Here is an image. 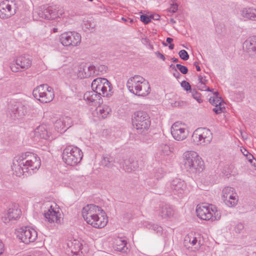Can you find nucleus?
I'll list each match as a JSON object with an SVG mask.
<instances>
[{
    "label": "nucleus",
    "instance_id": "nucleus-1",
    "mask_svg": "<svg viewBox=\"0 0 256 256\" xmlns=\"http://www.w3.org/2000/svg\"><path fill=\"white\" fill-rule=\"evenodd\" d=\"M41 161L36 154L26 152L16 157L12 166L14 173L18 176L35 173L40 168Z\"/></svg>",
    "mask_w": 256,
    "mask_h": 256
},
{
    "label": "nucleus",
    "instance_id": "nucleus-2",
    "mask_svg": "<svg viewBox=\"0 0 256 256\" xmlns=\"http://www.w3.org/2000/svg\"><path fill=\"white\" fill-rule=\"evenodd\" d=\"M102 212L100 207L90 204L83 208L82 216L88 224L94 228H100L105 226L108 222Z\"/></svg>",
    "mask_w": 256,
    "mask_h": 256
},
{
    "label": "nucleus",
    "instance_id": "nucleus-3",
    "mask_svg": "<svg viewBox=\"0 0 256 256\" xmlns=\"http://www.w3.org/2000/svg\"><path fill=\"white\" fill-rule=\"evenodd\" d=\"M126 86L131 93L138 96H146L151 90L149 82L138 75L128 78L126 82Z\"/></svg>",
    "mask_w": 256,
    "mask_h": 256
},
{
    "label": "nucleus",
    "instance_id": "nucleus-4",
    "mask_svg": "<svg viewBox=\"0 0 256 256\" xmlns=\"http://www.w3.org/2000/svg\"><path fill=\"white\" fill-rule=\"evenodd\" d=\"M183 163L186 170L191 174L202 172L204 162L198 154L193 150L186 151L183 154Z\"/></svg>",
    "mask_w": 256,
    "mask_h": 256
},
{
    "label": "nucleus",
    "instance_id": "nucleus-5",
    "mask_svg": "<svg viewBox=\"0 0 256 256\" xmlns=\"http://www.w3.org/2000/svg\"><path fill=\"white\" fill-rule=\"evenodd\" d=\"M60 7L57 6H48L43 5L36 8L34 9L32 12L33 19L36 20L46 19L48 20L55 19L62 15L59 12Z\"/></svg>",
    "mask_w": 256,
    "mask_h": 256
},
{
    "label": "nucleus",
    "instance_id": "nucleus-6",
    "mask_svg": "<svg viewBox=\"0 0 256 256\" xmlns=\"http://www.w3.org/2000/svg\"><path fill=\"white\" fill-rule=\"evenodd\" d=\"M9 108L14 118L20 119L28 115L34 110V106L30 102L26 100H14L10 102Z\"/></svg>",
    "mask_w": 256,
    "mask_h": 256
},
{
    "label": "nucleus",
    "instance_id": "nucleus-7",
    "mask_svg": "<svg viewBox=\"0 0 256 256\" xmlns=\"http://www.w3.org/2000/svg\"><path fill=\"white\" fill-rule=\"evenodd\" d=\"M134 127L138 134H144L149 129L151 124L148 114L144 111H138L132 118Z\"/></svg>",
    "mask_w": 256,
    "mask_h": 256
},
{
    "label": "nucleus",
    "instance_id": "nucleus-8",
    "mask_svg": "<svg viewBox=\"0 0 256 256\" xmlns=\"http://www.w3.org/2000/svg\"><path fill=\"white\" fill-rule=\"evenodd\" d=\"M83 156V153L80 149L76 146H69L63 150L62 160L68 165L76 166L80 162Z\"/></svg>",
    "mask_w": 256,
    "mask_h": 256
},
{
    "label": "nucleus",
    "instance_id": "nucleus-9",
    "mask_svg": "<svg viewBox=\"0 0 256 256\" xmlns=\"http://www.w3.org/2000/svg\"><path fill=\"white\" fill-rule=\"evenodd\" d=\"M197 216L202 220L212 221L218 220L220 218V212L213 205L202 204L197 206Z\"/></svg>",
    "mask_w": 256,
    "mask_h": 256
},
{
    "label": "nucleus",
    "instance_id": "nucleus-10",
    "mask_svg": "<svg viewBox=\"0 0 256 256\" xmlns=\"http://www.w3.org/2000/svg\"><path fill=\"white\" fill-rule=\"evenodd\" d=\"M22 6L20 0H6L0 4V18H8L14 15L16 11Z\"/></svg>",
    "mask_w": 256,
    "mask_h": 256
},
{
    "label": "nucleus",
    "instance_id": "nucleus-11",
    "mask_svg": "<svg viewBox=\"0 0 256 256\" xmlns=\"http://www.w3.org/2000/svg\"><path fill=\"white\" fill-rule=\"evenodd\" d=\"M92 90L97 91L100 96L109 97L112 94V87L108 80L105 78H98L92 82Z\"/></svg>",
    "mask_w": 256,
    "mask_h": 256
},
{
    "label": "nucleus",
    "instance_id": "nucleus-12",
    "mask_svg": "<svg viewBox=\"0 0 256 256\" xmlns=\"http://www.w3.org/2000/svg\"><path fill=\"white\" fill-rule=\"evenodd\" d=\"M34 98L42 103L51 102L54 98L53 88L47 84H40L32 92Z\"/></svg>",
    "mask_w": 256,
    "mask_h": 256
},
{
    "label": "nucleus",
    "instance_id": "nucleus-13",
    "mask_svg": "<svg viewBox=\"0 0 256 256\" xmlns=\"http://www.w3.org/2000/svg\"><path fill=\"white\" fill-rule=\"evenodd\" d=\"M46 205L48 210L44 213L45 221L51 226H55L56 224H60L62 220L60 208H56V204L47 202Z\"/></svg>",
    "mask_w": 256,
    "mask_h": 256
},
{
    "label": "nucleus",
    "instance_id": "nucleus-14",
    "mask_svg": "<svg viewBox=\"0 0 256 256\" xmlns=\"http://www.w3.org/2000/svg\"><path fill=\"white\" fill-rule=\"evenodd\" d=\"M167 186L173 194L180 198L188 194L190 190L186 182L180 178H176L170 182Z\"/></svg>",
    "mask_w": 256,
    "mask_h": 256
},
{
    "label": "nucleus",
    "instance_id": "nucleus-15",
    "mask_svg": "<svg viewBox=\"0 0 256 256\" xmlns=\"http://www.w3.org/2000/svg\"><path fill=\"white\" fill-rule=\"evenodd\" d=\"M192 140L197 145L205 146L212 142V134L208 128H198L192 135Z\"/></svg>",
    "mask_w": 256,
    "mask_h": 256
},
{
    "label": "nucleus",
    "instance_id": "nucleus-16",
    "mask_svg": "<svg viewBox=\"0 0 256 256\" xmlns=\"http://www.w3.org/2000/svg\"><path fill=\"white\" fill-rule=\"evenodd\" d=\"M17 236L22 242L28 244L34 242L38 238L37 232L30 226H25L19 229Z\"/></svg>",
    "mask_w": 256,
    "mask_h": 256
},
{
    "label": "nucleus",
    "instance_id": "nucleus-17",
    "mask_svg": "<svg viewBox=\"0 0 256 256\" xmlns=\"http://www.w3.org/2000/svg\"><path fill=\"white\" fill-rule=\"evenodd\" d=\"M60 40L64 46H78L81 42V36L75 32H68L60 35Z\"/></svg>",
    "mask_w": 256,
    "mask_h": 256
},
{
    "label": "nucleus",
    "instance_id": "nucleus-18",
    "mask_svg": "<svg viewBox=\"0 0 256 256\" xmlns=\"http://www.w3.org/2000/svg\"><path fill=\"white\" fill-rule=\"evenodd\" d=\"M222 200L229 208H234L238 204V198L234 188L227 186L222 191Z\"/></svg>",
    "mask_w": 256,
    "mask_h": 256
},
{
    "label": "nucleus",
    "instance_id": "nucleus-19",
    "mask_svg": "<svg viewBox=\"0 0 256 256\" xmlns=\"http://www.w3.org/2000/svg\"><path fill=\"white\" fill-rule=\"evenodd\" d=\"M170 132L173 138L178 141L182 140L188 136L186 126L179 121L175 122L172 126Z\"/></svg>",
    "mask_w": 256,
    "mask_h": 256
},
{
    "label": "nucleus",
    "instance_id": "nucleus-20",
    "mask_svg": "<svg viewBox=\"0 0 256 256\" xmlns=\"http://www.w3.org/2000/svg\"><path fill=\"white\" fill-rule=\"evenodd\" d=\"M72 120L68 116H62L54 123V128L58 132L62 133L71 126Z\"/></svg>",
    "mask_w": 256,
    "mask_h": 256
},
{
    "label": "nucleus",
    "instance_id": "nucleus-21",
    "mask_svg": "<svg viewBox=\"0 0 256 256\" xmlns=\"http://www.w3.org/2000/svg\"><path fill=\"white\" fill-rule=\"evenodd\" d=\"M34 136L38 138L44 140H48L50 138H53L50 128L46 124H42L37 127L34 130Z\"/></svg>",
    "mask_w": 256,
    "mask_h": 256
},
{
    "label": "nucleus",
    "instance_id": "nucleus-22",
    "mask_svg": "<svg viewBox=\"0 0 256 256\" xmlns=\"http://www.w3.org/2000/svg\"><path fill=\"white\" fill-rule=\"evenodd\" d=\"M99 74L100 73L97 72L96 66L93 65H90L88 66H84L80 67L78 72V76L80 78H84L99 75Z\"/></svg>",
    "mask_w": 256,
    "mask_h": 256
},
{
    "label": "nucleus",
    "instance_id": "nucleus-23",
    "mask_svg": "<svg viewBox=\"0 0 256 256\" xmlns=\"http://www.w3.org/2000/svg\"><path fill=\"white\" fill-rule=\"evenodd\" d=\"M20 210L17 205H14L9 208L5 216L2 217V220L4 223H7L11 220H16L20 218Z\"/></svg>",
    "mask_w": 256,
    "mask_h": 256
},
{
    "label": "nucleus",
    "instance_id": "nucleus-24",
    "mask_svg": "<svg viewBox=\"0 0 256 256\" xmlns=\"http://www.w3.org/2000/svg\"><path fill=\"white\" fill-rule=\"evenodd\" d=\"M110 111L111 109L109 106L103 105L97 107L92 112V115L98 119H104L108 116Z\"/></svg>",
    "mask_w": 256,
    "mask_h": 256
},
{
    "label": "nucleus",
    "instance_id": "nucleus-25",
    "mask_svg": "<svg viewBox=\"0 0 256 256\" xmlns=\"http://www.w3.org/2000/svg\"><path fill=\"white\" fill-rule=\"evenodd\" d=\"M189 242L192 246H195L196 248L200 247L201 244V237L198 234L190 233L188 234L184 238V244Z\"/></svg>",
    "mask_w": 256,
    "mask_h": 256
},
{
    "label": "nucleus",
    "instance_id": "nucleus-26",
    "mask_svg": "<svg viewBox=\"0 0 256 256\" xmlns=\"http://www.w3.org/2000/svg\"><path fill=\"white\" fill-rule=\"evenodd\" d=\"M240 14L244 18L249 20H256V8L253 6L242 8L240 10Z\"/></svg>",
    "mask_w": 256,
    "mask_h": 256
},
{
    "label": "nucleus",
    "instance_id": "nucleus-27",
    "mask_svg": "<svg viewBox=\"0 0 256 256\" xmlns=\"http://www.w3.org/2000/svg\"><path fill=\"white\" fill-rule=\"evenodd\" d=\"M101 96L98 94L97 91L92 90L86 92L84 95V98L90 104H94L96 102L100 103Z\"/></svg>",
    "mask_w": 256,
    "mask_h": 256
},
{
    "label": "nucleus",
    "instance_id": "nucleus-28",
    "mask_svg": "<svg viewBox=\"0 0 256 256\" xmlns=\"http://www.w3.org/2000/svg\"><path fill=\"white\" fill-rule=\"evenodd\" d=\"M243 48L248 52L256 54V36L248 38L243 44Z\"/></svg>",
    "mask_w": 256,
    "mask_h": 256
},
{
    "label": "nucleus",
    "instance_id": "nucleus-29",
    "mask_svg": "<svg viewBox=\"0 0 256 256\" xmlns=\"http://www.w3.org/2000/svg\"><path fill=\"white\" fill-rule=\"evenodd\" d=\"M16 66H20L22 70H26L32 64V60L28 55H22L18 56L16 60Z\"/></svg>",
    "mask_w": 256,
    "mask_h": 256
},
{
    "label": "nucleus",
    "instance_id": "nucleus-30",
    "mask_svg": "<svg viewBox=\"0 0 256 256\" xmlns=\"http://www.w3.org/2000/svg\"><path fill=\"white\" fill-rule=\"evenodd\" d=\"M120 168L126 172H130L136 170L138 168L137 162L134 161L131 159L123 160L120 162Z\"/></svg>",
    "mask_w": 256,
    "mask_h": 256
},
{
    "label": "nucleus",
    "instance_id": "nucleus-31",
    "mask_svg": "<svg viewBox=\"0 0 256 256\" xmlns=\"http://www.w3.org/2000/svg\"><path fill=\"white\" fill-rule=\"evenodd\" d=\"M158 214L162 218L166 219L173 216L174 214V209L172 206L165 204L160 207Z\"/></svg>",
    "mask_w": 256,
    "mask_h": 256
},
{
    "label": "nucleus",
    "instance_id": "nucleus-32",
    "mask_svg": "<svg viewBox=\"0 0 256 256\" xmlns=\"http://www.w3.org/2000/svg\"><path fill=\"white\" fill-rule=\"evenodd\" d=\"M82 244L80 240L76 239L68 240L67 242V246L70 252L74 254H77L81 250Z\"/></svg>",
    "mask_w": 256,
    "mask_h": 256
},
{
    "label": "nucleus",
    "instance_id": "nucleus-33",
    "mask_svg": "<svg viewBox=\"0 0 256 256\" xmlns=\"http://www.w3.org/2000/svg\"><path fill=\"white\" fill-rule=\"evenodd\" d=\"M127 241L124 238H118L114 242V248L119 252H126L128 250Z\"/></svg>",
    "mask_w": 256,
    "mask_h": 256
},
{
    "label": "nucleus",
    "instance_id": "nucleus-34",
    "mask_svg": "<svg viewBox=\"0 0 256 256\" xmlns=\"http://www.w3.org/2000/svg\"><path fill=\"white\" fill-rule=\"evenodd\" d=\"M114 162L115 161L113 157L110 156H104L102 160V165L108 168H112L114 166Z\"/></svg>",
    "mask_w": 256,
    "mask_h": 256
},
{
    "label": "nucleus",
    "instance_id": "nucleus-35",
    "mask_svg": "<svg viewBox=\"0 0 256 256\" xmlns=\"http://www.w3.org/2000/svg\"><path fill=\"white\" fill-rule=\"evenodd\" d=\"M214 96H211L209 99V102L212 104H218V102H224L218 92H214Z\"/></svg>",
    "mask_w": 256,
    "mask_h": 256
},
{
    "label": "nucleus",
    "instance_id": "nucleus-36",
    "mask_svg": "<svg viewBox=\"0 0 256 256\" xmlns=\"http://www.w3.org/2000/svg\"><path fill=\"white\" fill-rule=\"evenodd\" d=\"M162 155L168 156L171 153L170 147L166 144H161L158 148Z\"/></svg>",
    "mask_w": 256,
    "mask_h": 256
},
{
    "label": "nucleus",
    "instance_id": "nucleus-37",
    "mask_svg": "<svg viewBox=\"0 0 256 256\" xmlns=\"http://www.w3.org/2000/svg\"><path fill=\"white\" fill-rule=\"evenodd\" d=\"M214 108H213L212 110L216 114H220L224 112L225 110V103L218 102V104L214 105Z\"/></svg>",
    "mask_w": 256,
    "mask_h": 256
},
{
    "label": "nucleus",
    "instance_id": "nucleus-38",
    "mask_svg": "<svg viewBox=\"0 0 256 256\" xmlns=\"http://www.w3.org/2000/svg\"><path fill=\"white\" fill-rule=\"evenodd\" d=\"M146 226L148 228L153 230L157 234H160L162 231V228L156 224L148 223Z\"/></svg>",
    "mask_w": 256,
    "mask_h": 256
},
{
    "label": "nucleus",
    "instance_id": "nucleus-39",
    "mask_svg": "<svg viewBox=\"0 0 256 256\" xmlns=\"http://www.w3.org/2000/svg\"><path fill=\"white\" fill-rule=\"evenodd\" d=\"M154 176L156 180H158L163 177L164 174V172L162 168H155L154 170Z\"/></svg>",
    "mask_w": 256,
    "mask_h": 256
},
{
    "label": "nucleus",
    "instance_id": "nucleus-40",
    "mask_svg": "<svg viewBox=\"0 0 256 256\" xmlns=\"http://www.w3.org/2000/svg\"><path fill=\"white\" fill-rule=\"evenodd\" d=\"M193 98L196 100L198 103H201L202 102L200 94L195 89H192L190 92Z\"/></svg>",
    "mask_w": 256,
    "mask_h": 256
},
{
    "label": "nucleus",
    "instance_id": "nucleus-41",
    "mask_svg": "<svg viewBox=\"0 0 256 256\" xmlns=\"http://www.w3.org/2000/svg\"><path fill=\"white\" fill-rule=\"evenodd\" d=\"M178 54L180 58L184 60H186L189 58V55L184 50H180L178 52Z\"/></svg>",
    "mask_w": 256,
    "mask_h": 256
},
{
    "label": "nucleus",
    "instance_id": "nucleus-42",
    "mask_svg": "<svg viewBox=\"0 0 256 256\" xmlns=\"http://www.w3.org/2000/svg\"><path fill=\"white\" fill-rule=\"evenodd\" d=\"M196 86L198 90L202 91L212 92L213 90V89H210L208 87H207L206 84L203 83H198Z\"/></svg>",
    "mask_w": 256,
    "mask_h": 256
},
{
    "label": "nucleus",
    "instance_id": "nucleus-43",
    "mask_svg": "<svg viewBox=\"0 0 256 256\" xmlns=\"http://www.w3.org/2000/svg\"><path fill=\"white\" fill-rule=\"evenodd\" d=\"M176 66L182 74H186L188 72V69L186 66L176 64Z\"/></svg>",
    "mask_w": 256,
    "mask_h": 256
},
{
    "label": "nucleus",
    "instance_id": "nucleus-44",
    "mask_svg": "<svg viewBox=\"0 0 256 256\" xmlns=\"http://www.w3.org/2000/svg\"><path fill=\"white\" fill-rule=\"evenodd\" d=\"M180 85H181V86L182 88H183L186 90V91H188L190 90V92L191 91V90H192V89L191 88V86H190V84L185 81V80H184L182 81L181 84H180Z\"/></svg>",
    "mask_w": 256,
    "mask_h": 256
},
{
    "label": "nucleus",
    "instance_id": "nucleus-45",
    "mask_svg": "<svg viewBox=\"0 0 256 256\" xmlns=\"http://www.w3.org/2000/svg\"><path fill=\"white\" fill-rule=\"evenodd\" d=\"M244 224L241 222H239L236 225L234 230L236 233H240L244 230Z\"/></svg>",
    "mask_w": 256,
    "mask_h": 256
},
{
    "label": "nucleus",
    "instance_id": "nucleus-46",
    "mask_svg": "<svg viewBox=\"0 0 256 256\" xmlns=\"http://www.w3.org/2000/svg\"><path fill=\"white\" fill-rule=\"evenodd\" d=\"M96 68L97 72L100 73V74H102L106 72L107 68L104 65H100L97 66H96Z\"/></svg>",
    "mask_w": 256,
    "mask_h": 256
},
{
    "label": "nucleus",
    "instance_id": "nucleus-47",
    "mask_svg": "<svg viewBox=\"0 0 256 256\" xmlns=\"http://www.w3.org/2000/svg\"><path fill=\"white\" fill-rule=\"evenodd\" d=\"M140 20L144 24H147L150 22L151 20L150 18L147 15L142 14L140 16Z\"/></svg>",
    "mask_w": 256,
    "mask_h": 256
},
{
    "label": "nucleus",
    "instance_id": "nucleus-48",
    "mask_svg": "<svg viewBox=\"0 0 256 256\" xmlns=\"http://www.w3.org/2000/svg\"><path fill=\"white\" fill-rule=\"evenodd\" d=\"M178 8V4L173 2L172 4H171L170 8H168V11L172 13H175L177 11Z\"/></svg>",
    "mask_w": 256,
    "mask_h": 256
},
{
    "label": "nucleus",
    "instance_id": "nucleus-49",
    "mask_svg": "<svg viewBox=\"0 0 256 256\" xmlns=\"http://www.w3.org/2000/svg\"><path fill=\"white\" fill-rule=\"evenodd\" d=\"M245 152H246V154H245L244 152H242L244 156H245L247 158V160L250 162L252 163L253 159H254V156L249 153L246 150H245Z\"/></svg>",
    "mask_w": 256,
    "mask_h": 256
},
{
    "label": "nucleus",
    "instance_id": "nucleus-50",
    "mask_svg": "<svg viewBox=\"0 0 256 256\" xmlns=\"http://www.w3.org/2000/svg\"><path fill=\"white\" fill-rule=\"evenodd\" d=\"M198 83H203L204 84H206L207 82L206 76L202 75L198 76Z\"/></svg>",
    "mask_w": 256,
    "mask_h": 256
},
{
    "label": "nucleus",
    "instance_id": "nucleus-51",
    "mask_svg": "<svg viewBox=\"0 0 256 256\" xmlns=\"http://www.w3.org/2000/svg\"><path fill=\"white\" fill-rule=\"evenodd\" d=\"M10 68L11 69V70L14 72H18L20 68L18 66H16V64H12L10 66Z\"/></svg>",
    "mask_w": 256,
    "mask_h": 256
},
{
    "label": "nucleus",
    "instance_id": "nucleus-52",
    "mask_svg": "<svg viewBox=\"0 0 256 256\" xmlns=\"http://www.w3.org/2000/svg\"><path fill=\"white\" fill-rule=\"evenodd\" d=\"M155 54L156 56L158 58L162 60L163 61L165 60V57H164V55L163 54H161L160 52H159L158 51L156 52H155Z\"/></svg>",
    "mask_w": 256,
    "mask_h": 256
},
{
    "label": "nucleus",
    "instance_id": "nucleus-53",
    "mask_svg": "<svg viewBox=\"0 0 256 256\" xmlns=\"http://www.w3.org/2000/svg\"><path fill=\"white\" fill-rule=\"evenodd\" d=\"M173 76L177 79L179 78L181 76L180 74L176 69L174 70V72L173 73Z\"/></svg>",
    "mask_w": 256,
    "mask_h": 256
},
{
    "label": "nucleus",
    "instance_id": "nucleus-54",
    "mask_svg": "<svg viewBox=\"0 0 256 256\" xmlns=\"http://www.w3.org/2000/svg\"><path fill=\"white\" fill-rule=\"evenodd\" d=\"M4 251V245L2 242L0 241V254H2Z\"/></svg>",
    "mask_w": 256,
    "mask_h": 256
},
{
    "label": "nucleus",
    "instance_id": "nucleus-55",
    "mask_svg": "<svg viewBox=\"0 0 256 256\" xmlns=\"http://www.w3.org/2000/svg\"><path fill=\"white\" fill-rule=\"evenodd\" d=\"M166 41L167 42H168L170 44L173 42V39L172 38H167L166 40Z\"/></svg>",
    "mask_w": 256,
    "mask_h": 256
},
{
    "label": "nucleus",
    "instance_id": "nucleus-56",
    "mask_svg": "<svg viewBox=\"0 0 256 256\" xmlns=\"http://www.w3.org/2000/svg\"><path fill=\"white\" fill-rule=\"evenodd\" d=\"M194 65L196 66V68L197 71L200 70V68L198 65L196 64V62H194Z\"/></svg>",
    "mask_w": 256,
    "mask_h": 256
},
{
    "label": "nucleus",
    "instance_id": "nucleus-57",
    "mask_svg": "<svg viewBox=\"0 0 256 256\" xmlns=\"http://www.w3.org/2000/svg\"><path fill=\"white\" fill-rule=\"evenodd\" d=\"M168 48L170 50H172L174 48V44H170L168 46Z\"/></svg>",
    "mask_w": 256,
    "mask_h": 256
},
{
    "label": "nucleus",
    "instance_id": "nucleus-58",
    "mask_svg": "<svg viewBox=\"0 0 256 256\" xmlns=\"http://www.w3.org/2000/svg\"><path fill=\"white\" fill-rule=\"evenodd\" d=\"M172 61H173L174 62H178V58H172Z\"/></svg>",
    "mask_w": 256,
    "mask_h": 256
},
{
    "label": "nucleus",
    "instance_id": "nucleus-59",
    "mask_svg": "<svg viewBox=\"0 0 256 256\" xmlns=\"http://www.w3.org/2000/svg\"><path fill=\"white\" fill-rule=\"evenodd\" d=\"M122 20H123L124 22L126 21V18H122Z\"/></svg>",
    "mask_w": 256,
    "mask_h": 256
},
{
    "label": "nucleus",
    "instance_id": "nucleus-60",
    "mask_svg": "<svg viewBox=\"0 0 256 256\" xmlns=\"http://www.w3.org/2000/svg\"><path fill=\"white\" fill-rule=\"evenodd\" d=\"M170 66L171 68H174V66L172 64Z\"/></svg>",
    "mask_w": 256,
    "mask_h": 256
},
{
    "label": "nucleus",
    "instance_id": "nucleus-61",
    "mask_svg": "<svg viewBox=\"0 0 256 256\" xmlns=\"http://www.w3.org/2000/svg\"><path fill=\"white\" fill-rule=\"evenodd\" d=\"M163 44L165 45L166 46V44H165L164 43H163Z\"/></svg>",
    "mask_w": 256,
    "mask_h": 256
},
{
    "label": "nucleus",
    "instance_id": "nucleus-62",
    "mask_svg": "<svg viewBox=\"0 0 256 256\" xmlns=\"http://www.w3.org/2000/svg\"><path fill=\"white\" fill-rule=\"evenodd\" d=\"M244 152L245 153V154H246V152H245V150Z\"/></svg>",
    "mask_w": 256,
    "mask_h": 256
},
{
    "label": "nucleus",
    "instance_id": "nucleus-63",
    "mask_svg": "<svg viewBox=\"0 0 256 256\" xmlns=\"http://www.w3.org/2000/svg\"><path fill=\"white\" fill-rule=\"evenodd\" d=\"M89 0V1H90V2H92V1L93 0Z\"/></svg>",
    "mask_w": 256,
    "mask_h": 256
}]
</instances>
